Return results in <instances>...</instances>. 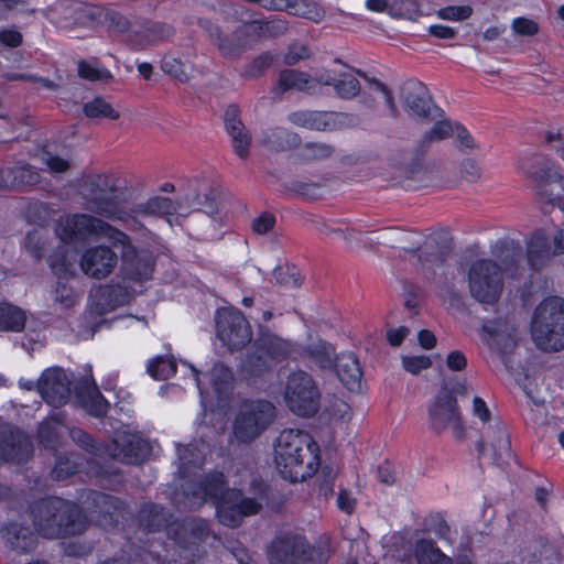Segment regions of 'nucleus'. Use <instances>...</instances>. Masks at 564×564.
<instances>
[{
  "label": "nucleus",
  "mask_w": 564,
  "mask_h": 564,
  "mask_svg": "<svg viewBox=\"0 0 564 564\" xmlns=\"http://www.w3.org/2000/svg\"><path fill=\"white\" fill-rule=\"evenodd\" d=\"M80 194L86 210L99 216L98 218L120 223L132 230L144 229L141 218L173 215L183 205L188 208L203 206L208 215L217 213L215 192L207 183L198 184L194 193L187 194L182 202L153 196L147 202L131 206L124 188L119 185L118 177L113 174H97L83 183Z\"/></svg>",
  "instance_id": "1"
},
{
  "label": "nucleus",
  "mask_w": 564,
  "mask_h": 564,
  "mask_svg": "<svg viewBox=\"0 0 564 564\" xmlns=\"http://www.w3.org/2000/svg\"><path fill=\"white\" fill-rule=\"evenodd\" d=\"M63 242L85 240L90 237L107 238L113 246H121V273L131 281L149 280L154 270V257L150 251L140 252L130 237L101 218L88 214H75L61 220L56 229Z\"/></svg>",
  "instance_id": "2"
},
{
  "label": "nucleus",
  "mask_w": 564,
  "mask_h": 564,
  "mask_svg": "<svg viewBox=\"0 0 564 564\" xmlns=\"http://www.w3.org/2000/svg\"><path fill=\"white\" fill-rule=\"evenodd\" d=\"M184 494L191 508H198L210 500L219 522L229 528L238 527L243 517L257 514L262 508L256 499L243 497L239 489L228 488L224 474L217 471L187 484Z\"/></svg>",
  "instance_id": "3"
},
{
  "label": "nucleus",
  "mask_w": 564,
  "mask_h": 564,
  "mask_svg": "<svg viewBox=\"0 0 564 564\" xmlns=\"http://www.w3.org/2000/svg\"><path fill=\"white\" fill-rule=\"evenodd\" d=\"M274 460L283 479L303 481L317 469L318 446L307 432L283 430L276 440Z\"/></svg>",
  "instance_id": "4"
},
{
  "label": "nucleus",
  "mask_w": 564,
  "mask_h": 564,
  "mask_svg": "<svg viewBox=\"0 0 564 564\" xmlns=\"http://www.w3.org/2000/svg\"><path fill=\"white\" fill-rule=\"evenodd\" d=\"M30 514L36 532L46 539H62L82 534L87 528V519L74 502L50 497L35 501Z\"/></svg>",
  "instance_id": "5"
},
{
  "label": "nucleus",
  "mask_w": 564,
  "mask_h": 564,
  "mask_svg": "<svg viewBox=\"0 0 564 564\" xmlns=\"http://www.w3.org/2000/svg\"><path fill=\"white\" fill-rule=\"evenodd\" d=\"M531 335L536 347L543 351L564 348V300L551 296L542 301L534 311Z\"/></svg>",
  "instance_id": "6"
},
{
  "label": "nucleus",
  "mask_w": 564,
  "mask_h": 564,
  "mask_svg": "<svg viewBox=\"0 0 564 564\" xmlns=\"http://www.w3.org/2000/svg\"><path fill=\"white\" fill-rule=\"evenodd\" d=\"M275 406L267 400H245L240 403L232 433L240 443H250L260 436L274 421Z\"/></svg>",
  "instance_id": "7"
},
{
  "label": "nucleus",
  "mask_w": 564,
  "mask_h": 564,
  "mask_svg": "<svg viewBox=\"0 0 564 564\" xmlns=\"http://www.w3.org/2000/svg\"><path fill=\"white\" fill-rule=\"evenodd\" d=\"M271 564H324L328 551L313 547L300 535H284L275 539L268 551Z\"/></svg>",
  "instance_id": "8"
},
{
  "label": "nucleus",
  "mask_w": 564,
  "mask_h": 564,
  "mask_svg": "<svg viewBox=\"0 0 564 564\" xmlns=\"http://www.w3.org/2000/svg\"><path fill=\"white\" fill-rule=\"evenodd\" d=\"M321 392L315 380L305 371L289 375L284 401L291 412L299 416L312 417L319 410Z\"/></svg>",
  "instance_id": "9"
},
{
  "label": "nucleus",
  "mask_w": 564,
  "mask_h": 564,
  "mask_svg": "<svg viewBox=\"0 0 564 564\" xmlns=\"http://www.w3.org/2000/svg\"><path fill=\"white\" fill-rule=\"evenodd\" d=\"M290 341L271 333H261L253 344V350L242 362V369L250 375H261L275 364L291 357Z\"/></svg>",
  "instance_id": "10"
},
{
  "label": "nucleus",
  "mask_w": 564,
  "mask_h": 564,
  "mask_svg": "<svg viewBox=\"0 0 564 564\" xmlns=\"http://www.w3.org/2000/svg\"><path fill=\"white\" fill-rule=\"evenodd\" d=\"M471 296L480 303L494 304L500 297L503 276L500 265L490 259H478L468 269Z\"/></svg>",
  "instance_id": "11"
},
{
  "label": "nucleus",
  "mask_w": 564,
  "mask_h": 564,
  "mask_svg": "<svg viewBox=\"0 0 564 564\" xmlns=\"http://www.w3.org/2000/svg\"><path fill=\"white\" fill-rule=\"evenodd\" d=\"M217 337L229 350H240L252 340V329L239 311L218 310L215 316Z\"/></svg>",
  "instance_id": "12"
},
{
  "label": "nucleus",
  "mask_w": 564,
  "mask_h": 564,
  "mask_svg": "<svg viewBox=\"0 0 564 564\" xmlns=\"http://www.w3.org/2000/svg\"><path fill=\"white\" fill-rule=\"evenodd\" d=\"M429 416L435 431L442 432L449 427L457 440L464 437V424L456 397L447 391L446 386L442 387L436 395L433 405L429 410Z\"/></svg>",
  "instance_id": "13"
},
{
  "label": "nucleus",
  "mask_w": 564,
  "mask_h": 564,
  "mask_svg": "<svg viewBox=\"0 0 564 564\" xmlns=\"http://www.w3.org/2000/svg\"><path fill=\"white\" fill-rule=\"evenodd\" d=\"M288 119L296 127L316 131H337L356 124L354 115L337 111L299 110L291 112Z\"/></svg>",
  "instance_id": "14"
},
{
  "label": "nucleus",
  "mask_w": 564,
  "mask_h": 564,
  "mask_svg": "<svg viewBox=\"0 0 564 564\" xmlns=\"http://www.w3.org/2000/svg\"><path fill=\"white\" fill-rule=\"evenodd\" d=\"M87 509L104 529L115 528L124 519V502L111 495L90 491L87 496Z\"/></svg>",
  "instance_id": "15"
},
{
  "label": "nucleus",
  "mask_w": 564,
  "mask_h": 564,
  "mask_svg": "<svg viewBox=\"0 0 564 564\" xmlns=\"http://www.w3.org/2000/svg\"><path fill=\"white\" fill-rule=\"evenodd\" d=\"M72 380L61 368L45 370L37 381V389L42 399L54 408L67 403L72 393Z\"/></svg>",
  "instance_id": "16"
},
{
  "label": "nucleus",
  "mask_w": 564,
  "mask_h": 564,
  "mask_svg": "<svg viewBox=\"0 0 564 564\" xmlns=\"http://www.w3.org/2000/svg\"><path fill=\"white\" fill-rule=\"evenodd\" d=\"M400 98L408 111L421 119H434L433 111L440 110L434 106L426 86L417 79H408L402 84Z\"/></svg>",
  "instance_id": "17"
},
{
  "label": "nucleus",
  "mask_w": 564,
  "mask_h": 564,
  "mask_svg": "<svg viewBox=\"0 0 564 564\" xmlns=\"http://www.w3.org/2000/svg\"><path fill=\"white\" fill-rule=\"evenodd\" d=\"M109 455L124 464L138 465L145 460L151 453L148 441L137 434H118L108 448Z\"/></svg>",
  "instance_id": "18"
},
{
  "label": "nucleus",
  "mask_w": 564,
  "mask_h": 564,
  "mask_svg": "<svg viewBox=\"0 0 564 564\" xmlns=\"http://www.w3.org/2000/svg\"><path fill=\"white\" fill-rule=\"evenodd\" d=\"M200 25L225 58L238 59L247 50V40L241 25L230 34H225L218 25L208 20L200 22Z\"/></svg>",
  "instance_id": "19"
},
{
  "label": "nucleus",
  "mask_w": 564,
  "mask_h": 564,
  "mask_svg": "<svg viewBox=\"0 0 564 564\" xmlns=\"http://www.w3.org/2000/svg\"><path fill=\"white\" fill-rule=\"evenodd\" d=\"M33 452L30 438L11 425H0V458L21 464Z\"/></svg>",
  "instance_id": "20"
},
{
  "label": "nucleus",
  "mask_w": 564,
  "mask_h": 564,
  "mask_svg": "<svg viewBox=\"0 0 564 564\" xmlns=\"http://www.w3.org/2000/svg\"><path fill=\"white\" fill-rule=\"evenodd\" d=\"M33 452L30 438L11 425H0V458L21 464Z\"/></svg>",
  "instance_id": "21"
},
{
  "label": "nucleus",
  "mask_w": 564,
  "mask_h": 564,
  "mask_svg": "<svg viewBox=\"0 0 564 564\" xmlns=\"http://www.w3.org/2000/svg\"><path fill=\"white\" fill-rule=\"evenodd\" d=\"M484 340L505 361L517 347L516 327L507 321H490L484 324Z\"/></svg>",
  "instance_id": "22"
},
{
  "label": "nucleus",
  "mask_w": 564,
  "mask_h": 564,
  "mask_svg": "<svg viewBox=\"0 0 564 564\" xmlns=\"http://www.w3.org/2000/svg\"><path fill=\"white\" fill-rule=\"evenodd\" d=\"M118 263L117 253L107 246L87 249L82 256L80 268L85 274L94 279H105Z\"/></svg>",
  "instance_id": "23"
},
{
  "label": "nucleus",
  "mask_w": 564,
  "mask_h": 564,
  "mask_svg": "<svg viewBox=\"0 0 564 564\" xmlns=\"http://www.w3.org/2000/svg\"><path fill=\"white\" fill-rule=\"evenodd\" d=\"M175 34V29L161 21H144L138 30H132L128 34L127 42L134 50H144L170 40Z\"/></svg>",
  "instance_id": "24"
},
{
  "label": "nucleus",
  "mask_w": 564,
  "mask_h": 564,
  "mask_svg": "<svg viewBox=\"0 0 564 564\" xmlns=\"http://www.w3.org/2000/svg\"><path fill=\"white\" fill-rule=\"evenodd\" d=\"M452 251L451 240L441 234H432L421 237L420 246L415 253L422 267L431 269L443 264Z\"/></svg>",
  "instance_id": "25"
},
{
  "label": "nucleus",
  "mask_w": 564,
  "mask_h": 564,
  "mask_svg": "<svg viewBox=\"0 0 564 564\" xmlns=\"http://www.w3.org/2000/svg\"><path fill=\"white\" fill-rule=\"evenodd\" d=\"M256 17V13L251 14V19L241 24L247 41L258 42L280 37L289 30L288 22L283 19H258Z\"/></svg>",
  "instance_id": "26"
},
{
  "label": "nucleus",
  "mask_w": 564,
  "mask_h": 564,
  "mask_svg": "<svg viewBox=\"0 0 564 564\" xmlns=\"http://www.w3.org/2000/svg\"><path fill=\"white\" fill-rule=\"evenodd\" d=\"M210 534L209 525L206 520L200 518H185L173 531L174 541L182 547L204 542Z\"/></svg>",
  "instance_id": "27"
},
{
  "label": "nucleus",
  "mask_w": 564,
  "mask_h": 564,
  "mask_svg": "<svg viewBox=\"0 0 564 564\" xmlns=\"http://www.w3.org/2000/svg\"><path fill=\"white\" fill-rule=\"evenodd\" d=\"M75 395L80 406L90 415L101 417L109 404L91 380H83L75 387Z\"/></svg>",
  "instance_id": "28"
},
{
  "label": "nucleus",
  "mask_w": 564,
  "mask_h": 564,
  "mask_svg": "<svg viewBox=\"0 0 564 564\" xmlns=\"http://www.w3.org/2000/svg\"><path fill=\"white\" fill-rule=\"evenodd\" d=\"M2 538L9 547L19 553H29L36 546V535L29 527L18 522H11L1 530Z\"/></svg>",
  "instance_id": "29"
},
{
  "label": "nucleus",
  "mask_w": 564,
  "mask_h": 564,
  "mask_svg": "<svg viewBox=\"0 0 564 564\" xmlns=\"http://www.w3.org/2000/svg\"><path fill=\"white\" fill-rule=\"evenodd\" d=\"M301 137L285 128H271L262 133L261 145L271 152H285L301 145Z\"/></svg>",
  "instance_id": "30"
},
{
  "label": "nucleus",
  "mask_w": 564,
  "mask_h": 564,
  "mask_svg": "<svg viewBox=\"0 0 564 564\" xmlns=\"http://www.w3.org/2000/svg\"><path fill=\"white\" fill-rule=\"evenodd\" d=\"M334 368L338 379L350 391H358L361 387L362 371L357 357L354 354L337 356Z\"/></svg>",
  "instance_id": "31"
},
{
  "label": "nucleus",
  "mask_w": 564,
  "mask_h": 564,
  "mask_svg": "<svg viewBox=\"0 0 564 564\" xmlns=\"http://www.w3.org/2000/svg\"><path fill=\"white\" fill-rule=\"evenodd\" d=\"M40 174L30 164H18L1 170L0 188L33 186L40 182Z\"/></svg>",
  "instance_id": "32"
},
{
  "label": "nucleus",
  "mask_w": 564,
  "mask_h": 564,
  "mask_svg": "<svg viewBox=\"0 0 564 564\" xmlns=\"http://www.w3.org/2000/svg\"><path fill=\"white\" fill-rule=\"evenodd\" d=\"M138 518L148 532H160L169 528L173 516L158 503L145 502L140 508Z\"/></svg>",
  "instance_id": "33"
},
{
  "label": "nucleus",
  "mask_w": 564,
  "mask_h": 564,
  "mask_svg": "<svg viewBox=\"0 0 564 564\" xmlns=\"http://www.w3.org/2000/svg\"><path fill=\"white\" fill-rule=\"evenodd\" d=\"M486 437L490 441V458L498 466H503L512 458L511 444L506 429L497 424L487 430Z\"/></svg>",
  "instance_id": "34"
},
{
  "label": "nucleus",
  "mask_w": 564,
  "mask_h": 564,
  "mask_svg": "<svg viewBox=\"0 0 564 564\" xmlns=\"http://www.w3.org/2000/svg\"><path fill=\"white\" fill-rule=\"evenodd\" d=\"M491 253L501 262L502 267L500 268L502 273H513V268H516L522 260V248L520 243L508 238L498 240L492 246Z\"/></svg>",
  "instance_id": "35"
},
{
  "label": "nucleus",
  "mask_w": 564,
  "mask_h": 564,
  "mask_svg": "<svg viewBox=\"0 0 564 564\" xmlns=\"http://www.w3.org/2000/svg\"><path fill=\"white\" fill-rule=\"evenodd\" d=\"M552 256L555 254L553 253L549 239L544 232H534L527 248V258L530 267L533 270H539L546 264Z\"/></svg>",
  "instance_id": "36"
},
{
  "label": "nucleus",
  "mask_w": 564,
  "mask_h": 564,
  "mask_svg": "<svg viewBox=\"0 0 564 564\" xmlns=\"http://www.w3.org/2000/svg\"><path fill=\"white\" fill-rule=\"evenodd\" d=\"M301 356L308 358L321 369H334L337 358L335 348L325 340H318L303 347Z\"/></svg>",
  "instance_id": "37"
},
{
  "label": "nucleus",
  "mask_w": 564,
  "mask_h": 564,
  "mask_svg": "<svg viewBox=\"0 0 564 564\" xmlns=\"http://www.w3.org/2000/svg\"><path fill=\"white\" fill-rule=\"evenodd\" d=\"M311 82L312 78L308 74L297 69L286 68L280 72L274 91L279 95L289 90L303 91L311 88Z\"/></svg>",
  "instance_id": "38"
},
{
  "label": "nucleus",
  "mask_w": 564,
  "mask_h": 564,
  "mask_svg": "<svg viewBox=\"0 0 564 564\" xmlns=\"http://www.w3.org/2000/svg\"><path fill=\"white\" fill-rule=\"evenodd\" d=\"M414 556L417 564H453L452 558L429 539H421L415 543Z\"/></svg>",
  "instance_id": "39"
},
{
  "label": "nucleus",
  "mask_w": 564,
  "mask_h": 564,
  "mask_svg": "<svg viewBox=\"0 0 564 564\" xmlns=\"http://www.w3.org/2000/svg\"><path fill=\"white\" fill-rule=\"evenodd\" d=\"M392 248H400L415 257L422 235L415 231L392 229L384 232Z\"/></svg>",
  "instance_id": "40"
},
{
  "label": "nucleus",
  "mask_w": 564,
  "mask_h": 564,
  "mask_svg": "<svg viewBox=\"0 0 564 564\" xmlns=\"http://www.w3.org/2000/svg\"><path fill=\"white\" fill-rule=\"evenodd\" d=\"M63 414L57 413L43 421L37 431L40 443L47 448H55L61 438Z\"/></svg>",
  "instance_id": "41"
},
{
  "label": "nucleus",
  "mask_w": 564,
  "mask_h": 564,
  "mask_svg": "<svg viewBox=\"0 0 564 564\" xmlns=\"http://www.w3.org/2000/svg\"><path fill=\"white\" fill-rule=\"evenodd\" d=\"M24 312L9 303H0V330L21 332L25 326Z\"/></svg>",
  "instance_id": "42"
},
{
  "label": "nucleus",
  "mask_w": 564,
  "mask_h": 564,
  "mask_svg": "<svg viewBox=\"0 0 564 564\" xmlns=\"http://www.w3.org/2000/svg\"><path fill=\"white\" fill-rule=\"evenodd\" d=\"M53 273L59 279H66L74 274V260L69 257L65 246H58L47 259Z\"/></svg>",
  "instance_id": "43"
},
{
  "label": "nucleus",
  "mask_w": 564,
  "mask_h": 564,
  "mask_svg": "<svg viewBox=\"0 0 564 564\" xmlns=\"http://www.w3.org/2000/svg\"><path fill=\"white\" fill-rule=\"evenodd\" d=\"M336 152L333 144L327 142H306L300 148L299 159L303 162H317L330 159Z\"/></svg>",
  "instance_id": "44"
},
{
  "label": "nucleus",
  "mask_w": 564,
  "mask_h": 564,
  "mask_svg": "<svg viewBox=\"0 0 564 564\" xmlns=\"http://www.w3.org/2000/svg\"><path fill=\"white\" fill-rule=\"evenodd\" d=\"M83 111L84 115L90 119L104 118L117 120L120 117L119 111L101 97H96L91 101L86 102L83 107Z\"/></svg>",
  "instance_id": "45"
},
{
  "label": "nucleus",
  "mask_w": 564,
  "mask_h": 564,
  "mask_svg": "<svg viewBox=\"0 0 564 564\" xmlns=\"http://www.w3.org/2000/svg\"><path fill=\"white\" fill-rule=\"evenodd\" d=\"M226 131L231 138V143L235 153L240 159H247L250 152V145L252 140L249 130L242 123L239 126H230V128Z\"/></svg>",
  "instance_id": "46"
},
{
  "label": "nucleus",
  "mask_w": 564,
  "mask_h": 564,
  "mask_svg": "<svg viewBox=\"0 0 564 564\" xmlns=\"http://www.w3.org/2000/svg\"><path fill=\"white\" fill-rule=\"evenodd\" d=\"M234 376L231 370L219 364L215 365L210 371V382L217 395L223 398L227 395L232 388Z\"/></svg>",
  "instance_id": "47"
},
{
  "label": "nucleus",
  "mask_w": 564,
  "mask_h": 564,
  "mask_svg": "<svg viewBox=\"0 0 564 564\" xmlns=\"http://www.w3.org/2000/svg\"><path fill=\"white\" fill-rule=\"evenodd\" d=\"M421 15L420 3L416 0H391V18L415 21Z\"/></svg>",
  "instance_id": "48"
},
{
  "label": "nucleus",
  "mask_w": 564,
  "mask_h": 564,
  "mask_svg": "<svg viewBox=\"0 0 564 564\" xmlns=\"http://www.w3.org/2000/svg\"><path fill=\"white\" fill-rule=\"evenodd\" d=\"M334 89L338 97L351 99L360 93V83L351 73L338 74Z\"/></svg>",
  "instance_id": "49"
},
{
  "label": "nucleus",
  "mask_w": 564,
  "mask_h": 564,
  "mask_svg": "<svg viewBox=\"0 0 564 564\" xmlns=\"http://www.w3.org/2000/svg\"><path fill=\"white\" fill-rule=\"evenodd\" d=\"M100 299L104 301L106 308L111 311L127 304L129 295L127 290L121 285H109L100 290Z\"/></svg>",
  "instance_id": "50"
},
{
  "label": "nucleus",
  "mask_w": 564,
  "mask_h": 564,
  "mask_svg": "<svg viewBox=\"0 0 564 564\" xmlns=\"http://www.w3.org/2000/svg\"><path fill=\"white\" fill-rule=\"evenodd\" d=\"M275 283L285 286L299 288L302 285L303 276L294 265H279L273 270Z\"/></svg>",
  "instance_id": "51"
},
{
  "label": "nucleus",
  "mask_w": 564,
  "mask_h": 564,
  "mask_svg": "<svg viewBox=\"0 0 564 564\" xmlns=\"http://www.w3.org/2000/svg\"><path fill=\"white\" fill-rule=\"evenodd\" d=\"M148 372L156 380H165L176 372V364L172 359L156 357L148 365Z\"/></svg>",
  "instance_id": "52"
},
{
  "label": "nucleus",
  "mask_w": 564,
  "mask_h": 564,
  "mask_svg": "<svg viewBox=\"0 0 564 564\" xmlns=\"http://www.w3.org/2000/svg\"><path fill=\"white\" fill-rule=\"evenodd\" d=\"M69 437L73 440L75 444L85 449L86 452L97 455L100 452V445L95 441V438L89 435L87 432L79 427L69 429Z\"/></svg>",
  "instance_id": "53"
},
{
  "label": "nucleus",
  "mask_w": 564,
  "mask_h": 564,
  "mask_svg": "<svg viewBox=\"0 0 564 564\" xmlns=\"http://www.w3.org/2000/svg\"><path fill=\"white\" fill-rule=\"evenodd\" d=\"M273 55L270 52H263L257 56L246 67V76L249 78L260 77L273 63Z\"/></svg>",
  "instance_id": "54"
},
{
  "label": "nucleus",
  "mask_w": 564,
  "mask_h": 564,
  "mask_svg": "<svg viewBox=\"0 0 564 564\" xmlns=\"http://www.w3.org/2000/svg\"><path fill=\"white\" fill-rule=\"evenodd\" d=\"M78 75L90 82H108L112 75L106 68H98L84 61L78 63Z\"/></svg>",
  "instance_id": "55"
},
{
  "label": "nucleus",
  "mask_w": 564,
  "mask_h": 564,
  "mask_svg": "<svg viewBox=\"0 0 564 564\" xmlns=\"http://www.w3.org/2000/svg\"><path fill=\"white\" fill-rule=\"evenodd\" d=\"M78 470V464L72 460L69 457L59 456L56 459L55 466L52 469V477L55 480H65L68 477L76 474Z\"/></svg>",
  "instance_id": "56"
},
{
  "label": "nucleus",
  "mask_w": 564,
  "mask_h": 564,
  "mask_svg": "<svg viewBox=\"0 0 564 564\" xmlns=\"http://www.w3.org/2000/svg\"><path fill=\"white\" fill-rule=\"evenodd\" d=\"M424 524L427 531L435 533L438 538L446 539L449 533V527L440 513L430 514Z\"/></svg>",
  "instance_id": "57"
},
{
  "label": "nucleus",
  "mask_w": 564,
  "mask_h": 564,
  "mask_svg": "<svg viewBox=\"0 0 564 564\" xmlns=\"http://www.w3.org/2000/svg\"><path fill=\"white\" fill-rule=\"evenodd\" d=\"M310 50L308 47L300 42H294L290 44L288 52L284 55L283 62L286 65H294L297 62L308 58Z\"/></svg>",
  "instance_id": "58"
},
{
  "label": "nucleus",
  "mask_w": 564,
  "mask_h": 564,
  "mask_svg": "<svg viewBox=\"0 0 564 564\" xmlns=\"http://www.w3.org/2000/svg\"><path fill=\"white\" fill-rule=\"evenodd\" d=\"M473 13V9L469 6H449L441 9L437 15L444 20H465L468 19Z\"/></svg>",
  "instance_id": "59"
},
{
  "label": "nucleus",
  "mask_w": 564,
  "mask_h": 564,
  "mask_svg": "<svg viewBox=\"0 0 564 564\" xmlns=\"http://www.w3.org/2000/svg\"><path fill=\"white\" fill-rule=\"evenodd\" d=\"M402 366L408 372L419 375L432 366V360L427 356L403 357Z\"/></svg>",
  "instance_id": "60"
},
{
  "label": "nucleus",
  "mask_w": 564,
  "mask_h": 564,
  "mask_svg": "<svg viewBox=\"0 0 564 564\" xmlns=\"http://www.w3.org/2000/svg\"><path fill=\"white\" fill-rule=\"evenodd\" d=\"M54 301L58 303L63 308H70L75 305L76 297L72 288L65 283L58 282L54 291Z\"/></svg>",
  "instance_id": "61"
},
{
  "label": "nucleus",
  "mask_w": 564,
  "mask_h": 564,
  "mask_svg": "<svg viewBox=\"0 0 564 564\" xmlns=\"http://www.w3.org/2000/svg\"><path fill=\"white\" fill-rule=\"evenodd\" d=\"M454 130L456 131L455 144L462 152H468L476 148V143L471 134L460 123H456Z\"/></svg>",
  "instance_id": "62"
},
{
  "label": "nucleus",
  "mask_w": 564,
  "mask_h": 564,
  "mask_svg": "<svg viewBox=\"0 0 564 564\" xmlns=\"http://www.w3.org/2000/svg\"><path fill=\"white\" fill-rule=\"evenodd\" d=\"M162 70L177 78L180 82L187 80V74L184 69L183 64L173 57H164L161 64Z\"/></svg>",
  "instance_id": "63"
},
{
  "label": "nucleus",
  "mask_w": 564,
  "mask_h": 564,
  "mask_svg": "<svg viewBox=\"0 0 564 564\" xmlns=\"http://www.w3.org/2000/svg\"><path fill=\"white\" fill-rule=\"evenodd\" d=\"M512 30L522 36H533L539 32V25L533 20L521 17L513 20Z\"/></svg>",
  "instance_id": "64"
}]
</instances>
